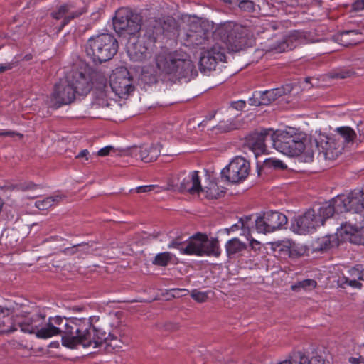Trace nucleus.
<instances>
[{"label":"nucleus","instance_id":"f257e3e1","mask_svg":"<svg viewBox=\"0 0 364 364\" xmlns=\"http://www.w3.org/2000/svg\"><path fill=\"white\" fill-rule=\"evenodd\" d=\"M63 322V318L59 316L47 319L44 314L33 313L26 315L18 322V326L23 332L34 333L39 338L46 339L62 333V344L69 348L78 346L96 348L104 343L113 348L119 346L120 341L117 336L95 328L91 317L66 318L61 328L60 326Z\"/></svg>","mask_w":364,"mask_h":364},{"label":"nucleus","instance_id":"f03ea898","mask_svg":"<svg viewBox=\"0 0 364 364\" xmlns=\"http://www.w3.org/2000/svg\"><path fill=\"white\" fill-rule=\"evenodd\" d=\"M273 146L284 155L295 157L300 156L301 160L309 163L314 160L312 141L301 132H296L294 129L279 132H274Z\"/></svg>","mask_w":364,"mask_h":364},{"label":"nucleus","instance_id":"7ed1b4c3","mask_svg":"<svg viewBox=\"0 0 364 364\" xmlns=\"http://www.w3.org/2000/svg\"><path fill=\"white\" fill-rule=\"evenodd\" d=\"M341 213L335 205L333 198L328 203L321 206L317 212L309 209L303 215L294 218L291 222V229L299 235L310 233L317 227L323 225L326 219L338 215Z\"/></svg>","mask_w":364,"mask_h":364},{"label":"nucleus","instance_id":"20e7f679","mask_svg":"<svg viewBox=\"0 0 364 364\" xmlns=\"http://www.w3.org/2000/svg\"><path fill=\"white\" fill-rule=\"evenodd\" d=\"M117 50L118 43L114 36L102 33L91 37L85 50L94 62L102 63L110 60Z\"/></svg>","mask_w":364,"mask_h":364},{"label":"nucleus","instance_id":"39448f33","mask_svg":"<svg viewBox=\"0 0 364 364\" xmlns=\"http://www.w3.org/2000/svg\"><path fill=\"white\" fill-rule=\"evenodd\" d=\"M306 39L303 32L294 31L289 35L278 37L277 36L267 39L261 43V48L256 50V54L262 53L277 54L291 50L295 48L306 43Z\"/></svg>","mask_w":364,"mask_h":364},{"label":"nucleus","instance_id":"423d86ee","mask_svg":"<svg viewBox=\"0 0 364 364\" xmlns=\"http://www.w3.org/2000/svg\"><path fill=\"white\" fill-rule=\"evenodd\" d=\"M183 254L218 257L221 250L217 239L208 240L206 234L197 232L186 241V245L183 247Z\"/></svg>","mask_w":364,"mask_h":364},{"label":"nucleus","instance_id":"0eeeda50","mask_svg":"<svg viewBox=\"0 0 364 364\" xmlns=\"http://www.w3.org/2000/svg\"><path fill=\"white\" fill-rule=\"evenodd\" d=\"M141 16L127 8L118 9L113 18L114 31L120 36H136L141 28Z\"/></svg>","mask_w":364,"mask_h":364},{"label":"nucleus","instance_id":"6e6552de","mask_svg":"<svg viewBox=\"0 0 364 364\" xmlns=\"http://www.w3.org/2000/svg\"><path fill=\"white\" fill-rule=\"evenodd\" d=\"M334 202L340 212H355V218L352 219L360 223L363 221L364 188L353 190L348 193L339 194L334 198Z\"/></svg>","mask_w":364,"mask_h":364},{"label":"nucleus","instance_id":"1a4fd4ad","mask_svg":"<svg viewBox=\"0 0 364 364\" xmlns=\"http://www.w3.org/2000/svg\"><path fill=\"white\" fill-rule=\"evenodd\" d=\"M220 33L235 50H243L251 44L250 32L247 27L233 21L222 24Z\"/></svg>","mask_w":364,"mask_h":364},{"label":"nucleus","instance_id":"9d476101","mask_svg":"<svg viewBox=\"0 0 364 364\" xmlns=\"http://www.w3.org/2000/svg\"><path fill=\"white\" fill-rule=\"evenodd\" d=\"M340 214H343L346 220L341 224L340 234L345 235L344 239L350 243L364 245V215L363 221L360 223L352 219L355 218V212L343 211Z\"/></svg>","mask_w":364,"mask_h":364},{"label":"nucleus","instance_id":"9b49d317","mask_svg":"<svg viewBox=\"0 0 364 364\" xmlns=\"http://www.w3.org/2000/svg\"><path fill=\"white\" fill-rule=\"evenodd\" d=\"M75 94L85 95L92 87V69L84 63L73 69L67 79Z\"/></svg>","mask_w":364,"mask_h":364},{"label":"nucleus","instance_id":"f8f14e48","mask_svg":"<svg viewBox=\"0 0 364 364\" xmlns=\"http://www.w3.org/2000/svg\"><path fill=\"white\" fill-rule=\"evenodd\" d=\"M250 165L248 161L242 156H236L221 171V178L230 183H238L249 175Z\"/></svg>","mask_w":364,"mask_h":364},{"label":"nucleus","instance_id":"ddd939ff","mask_svg":"<svg viewBox=\"0 0 364 364\" xmlns=\"http://www.w3.org/2000/svg\"><path fill=\"white\" fill-rule=\"evenodd\" d=\"M255 228L259 233L272 232L283 228L287 224V216L278 211L269 210L263 216L254 217Z\"/></svg>","mask_w":364,"mask_h":364},{"label":"nucleus","instance_id":"4468645a","mask_svg":"<svg viewBox=\"0 0 364 364\" xmlns=\"http://www.w3.org/2000/svg\"><path fill=\"white\" fill-rule=\"evenodd\" d=\"M182 54L180 52L161 50L155 56L156 75L175 74L181 67Z\"/></svg>","mask_w":364,"mask_h":364},{"label":"nucleus","instance_id":"2eb2a0df","mask_svg":"<svg viewBox=\"0 0 364 364\" xmlns=\"http://www.w3.org/2000/svg\"><path fill=\"white\" fill-rule=\"evenodd\" d=\"M225 50L218 44H215L210 48L202 51L199 60V68L201 73L208 75L215 71L217 66L225 62Z\"/></svg>","mask_w":364,"mask_h":364},{"label":"nucleus","instance_id":"dca6fc26","mask_svg":"<svg viewBox=\"0 0 364 364\" xmlns=\"http://www.w3.org/2000/svg\"><path fill=\"white\" fill-rule=\"evenodd\" d=\"M110 86L113 92L122 98L134 90L132 78L127 68H116L110 75Z\"/></svg>","mask_w":364,"mask_h":364},{"label":"nucleus","instance_id":"f3484780","mask_svg":"<svg viewBox=\"0 0 364 364\" xmlns=\"http://www.w3.org/2000/svg\"><path fill=\"white\" fill-rule=\"evenodd\" d=\"M75 98V93L68 80H60L55 85L52 94L47 97V105L58 108L63 105L70 104Z\"/></svg>","mask_w":364,"mask_h":364},{"label":"nucleus","instance_id":"a211bd4d","mask_svg":"<svg viewBox=\"0 0 364 364\" xmlns=\"http://www.w3.org/2000/svg\"><path fill=\"white\" fill-rule=\"evenodd\" d=\"M313 150L318 151V156L322 157L325 160L332 161L342 153L343 146L339 139L334 137L326 136L325 140L321 141L317 140L312 141Z\"/></svg>","mask_w":364,"mask_h":364},{"label":"nucleus","instance_id":"6ab92c4d","mask_svg":"<svg viewBox=\"0 0 364 364\" xmlns=\"http://www.w3.org/2000/svg\"><path fill=\"white\" fill-rule=\"evenodd\" d=\"M274 140V132L272 129H264L260 132H255L250 134L246 139V144L254 153L257 158L258 156L266 153V141H270L273 144Z\"/></svg>","mask_w":364,"mask_h":364},{"label":"nucleus","instance_id":"aec40b11","mask_svg":"<svg viewBox=\"0 0 364 364\" xmlns=\"http://www.w3.org/2000/svg\"><path fill=\"white\" fill-rule=\"evenodd\" d=\"M208 32L205 31L198 22L193 23L183 38V46L188 48L199 47L200 50L205 49V46L208 43Z\"/></svg>","mask_w":364,"mask_h":364},{"label":"nucleus","instance_id":"412c9836","mask_svg":"<svg viewBox=\"0 0 364 364\" xmlns=\"http://www.w3.org/2000/svg\"><path fill=\"white\" fill-rule=\"evenodd\" d=\"M285 94L284 87H278L265 91H255L248 102L252 106L267 105Z\"/></svg>","mask_w":364,"mask_h":364},{"label":"nucleus","instance_id":"4be33fe9","mask_svg":"<svg viewBox=\"0 0 364 364\" xmlns=\"http://www.w3.org/2000/svg\"><path fill=\"white\" fill-rule=\"evenodd\" d=\"M348 274L349 277H340L338 279V284L342 288L349 286L355 289H361L363 285L359 281H364V265H355L348 270Z\"/></svg>","mask_w":364,"mask_h":364},{"label":"nucleus","instance_id":"5701e85b","mask_svg":"<svg viewBox=\"0 0 364 364\" xmlns=\"http://www.w3.org/2000/svg\"><path fill=\"white\" fill-rule=\"evenodd\" d=\"M86 11L85 8L76 9L72 4L60 5L51 13V16L56 20L63 19V26L68 24L72 19L77 18Z\"/></svg>","mask_w":364,"mask_h":364},{"label":"nucleus","instance_id":"b1692460","mask_svg":"<svg viewBox=\"0 0 364 364\" xmlns=\"http://www.w3.org/2000/svg\"><path fill=\"white\" fill-rule=\"evenodd\" d=\"M131 154L145 163L155 161L160 154V150L156 146H143L134 147L131 150Z\"/></svg>","mask_w":364,"mask_h":364},{"label":"nucleus","instance_id":"393cba45","mask_svg":"<svg viewBox=\"0 0 364 364\" xmlns=\"http://www.w3.org/2000/svg\"><path fill=\"white\" fill-rule=\"evenodd\" d=\"M13 310L0 305V335L9 333L17 330L11 317Z\"/></svg>","mask_w":364,"mask_h":364},{"label":"nucleus","instance_id":"a878e982","mask_svg":"<svg viewBox=\"0 0 364 364\" xmlns=\"http://www.w3.org/2000/svg\"><path fill=\"white\" fill-rule=\"evenodd\" d=\"M277 364H328L321 356H314L309 359L301 352L294 353L288 359Z\"/></svg>","mask_w":364,"mask_h":364},{"label":"nucleus","instance_id":"bb28decb","mask_svg":"<svg viewBox=\"0 0 364 364\" xmlns=\"http://www.w3.org/2000/svg\"><path fill=\"white\" fill-rule=\"evenodd\" d=\"M202 191L198 171H194L191 172L190 178L186 182L183 181V198L187 194L198 195Z\"/></svg>","mask_w":364,"mask_h":364},{"label":"nucleus","instance_id":"cd10ccee","mask_svg":"<svg viewBox=\"0 0 364 364\" xmlns=\"http://www.w3.org/2000/svg\"><path fill=\"white\" fill-rule=\"evenodd\" d=\"M336 41L343 46L355 45L362 41V33L358 30H346L336 36Z\"/></svg>","mask_w":364,"mask_h":364},{"label":"nucleus","instance_id":"c85d7f7f","mask_svg":"<svg viewBox=\"0 0 364 364\" xmlns=\"http://www.w3.org/2000/svg\"><path fill=\"white\" fill-rule=\"evenodd\" d=\"M127 53L132 60L141 61L147 57L148 49L141 43L136 42L127 46Z\"/></svg>","mask_w":364,"mask_h":364},{"label":"nucleus","instance_id":"c756f323","mask_svg":"<svg viewBox=\"0 0 364 364\" xmlns=\"http://www.w3.org/2000/svg\"><path fill=\"white\" fill-rule=\"evenodd\" d=\"M295 243L289 240L275 242L273 244V249L280 256L294 257L296 256L294 250Z\"/></svg>","mask_w":364,"mask_h":364},{"label":"nucleus","instance_id":"7c9ffc66","mask_svg":"<svg viewBox=\"0 0 364 364\" xmlns=\"http://www.w3.org/2000/svg\"><path fill=\"white\" fill-rule=\"evenodd\" d=\"M252 228H255V221L254 215H251L241 218L236 224L230 227V230L231 232H235L241 229L243 235H249Z\"/></svg>","mask_w":364,"mask_h":364},{"label":"nucleus","instance_id":"2f4dec72","mask_svg":"<svg viewBox=\"0 0 364 364\" xmlns=\"http://www.w3.org/2000/svg\"><path fill=\"white\" fill-rule=\"evenodd\" d=\"M182 188V182L181 181V173H176L171 174L167 179V184L166 186H161L160 190H156V193H161L163 191H172L181 192Z\"/></svg>","mask_w":364,"mask_h":364},{"label":"nucleus","instance_id":"473e14b6","mask_svg":"<svg viewBox=\"0 0 364 364\" xmlns=\"http://www.w3.org/2000/svg\"><path fill=\"white\" fill-rule=\"evenodd\" d=\"M247 245L241 242L238 238L229 240L225 244V250L228 257L231 258L236 254L241 253L246 250Z\"/></svg>","mask_w":364,"mask_h":364},{"label":"nucleus","instance_id":"72a5a7b5","mask_svg":"<svg viewBox=\"0 0 364 364\" xmlns=\"http://www.w3.org/2000/svg\"><path fill=\"white\" fill-rule=\"evenodd\" d=\"M110 105L109 99L105 90H98L95 92V98L92 102L91 107L93 109H100L107 108Z\"/></svg>","mask_w":364,"mask_h":364},{"label":"nucleus","instance_id":"f704fd0d","mask_svg":"<svg viewBox=\"0 0 364 364\" xmlns=\"http://www.w3.org/2000/svg\"><path fill=\"white\" fill-rule=\"evenodd\" d=\"M318 249L321 251L328 250L339 245L338 239L336 235H326L318 240Z\"/></svg>","mask_w":364,"mask_h":364},{"label":"nucleus","instance_id":"c9c22d12","mask_svg":"<svg viewBox=\"0 0 364 364\" xmlns=\"http://www.w3.org/2000/svg\"><path fill=\"white\" fill-rule=\"evenodd\" d=\"M62 198L63 197L59 195L46 197L42 200L36 201L35 206L41 210H48L50 207L58 203Z\"/></svg>","mask_w":364,"mask_h":364},{"label":"nucleus","instance_id":"e433bc0d","mask_svg":"<svg viewBox=\"0 0 364 364\" xmlns=\"http://www.w3.org/2000/svg\"><path fill=\"white\" fill-rule=\"evenodd\" d=\"M183 81L189 82L198 75V71L191 59L183 58Z\"/></svg>","mask_w":364,"mask_h":364},{"label":"nucleus","instance_id":"4c0bfd02","mask_svg":"<svg viewBox=\"0 0 364 364\" xmlns=\"http://www.w3.org/2000/svg\"><path fill=\"white\" fill-rule=\"evenodd\" d=\"M107 77L102 72L92 70V82L95 85L97 90H105L107 87Z\"/></svg>","mask_w":364,"mask_h":364},{"label":"nucleus","instance_id":"58836bf2","mask_svg":"<svg viewBox=\"0 0 364 364\" xmlns=\"http://www.w3.org/2000/svg\"><path fill=\"white\" fill-rule=\"evenodd\" d=\"M90 250V246L87 243H80L70 247H66L63 250V253L66 255H73L74 254H82L88 252Z\"/></svg>","mask_w":364,"mask_h":364},{"label":"nucleus","instance_id":"ea45409f","mask_svg":"<svg viewBox=\"0 0 364 364\" xmlns=\"http://www.w3.org/2000/svg\"><path fill=\"white\" fill-rule=\"evenodd\" d=\"M317 282L314 279H306L291 285V289L294 291H299L301 289L309 291L314 289Z\"/></svg>","mask_w":364,"mask_h":364},{"label":"nucleus","instance_id":"a19ab883","mask_svg":"<svg viewBox=\"0 0 364 364\" xmlns=\"http://www.w3.org/2000/svg\"><path fill=\"white\" fill-rule=\"evenodd\" d=\"M336 132L347 143L353 141L356 136L355 131L349 127H338Z\"/></svg>","mask_w":364,"mask_h":364},{"label":"nucleus","instance_id":"79ce46f5","mask_svg":"<svg viewBox=\"0 0 364 364\" xmlns=\"http://www.w3.org/2000/svg\"><path fill=\"white\" fill-rule=\"evenodd\" d=\"M235 4L237 5L242 11L247 13L254 12L259 7V5L252 0H237Z\"/></svg>","mask_w":364,"mask_h":364},{"label":"nucleus","instance_id":"37998d69","mask_svg":"<svg viewBox=\"0 0 364 364\" xmlns=\"http://www.w3.org/2000/svg\"><path fill=\"white\" fill-rule=\"evenodd\" d=\"M354 72L348 68H339L330 73V77L336 79H345L350 77L353 75Z\"/></svg>","mask_w":364,"mask_h":364},{"label":"nucleus","instance_id":"c03bdc74","mask_svg":"<svg viewBox=\"0 0 364 364\" xmlns=\"http://www.w3.org/2000/svg\"><path fill=\"white\" fill-rule=\"evenodd\" d=\"M171 259V255L169 252H161L156 255L153 264L159 266H166Z\"/></svg>","mask_w":364,"mask_h":364},{"label":"nucleus","instance_id":"a18cd8bd","mask_svg":"<svg viewBox=\"0 0 364 364\" xmlns=\"http://www.w3.org/2000/svg\"><path fill=\"white\" fill-rule=\"evenodd\" d=\"M210 291H200L194 289L191 293V296L197 302L203 303L208 299V294Z\"/></svg>","mask_w":364,"mask_h":364},{"label":"nucleus","instance_id":"49530a36","mask_svg":"<svg viewBox=\"0 0 364 364\" xmlns=\"http://www.w3.org/2000/svg\"><path fill=\"white\" fill-rule=\"evenodd\" d=\"M160 188H161V186L153 184V185L139 186L136 188V192L139 193L151 192V191H154L156 193V191L160 190Z\"/></svg>","mask_w":364,"mask_h":364},{"label":"nucleus","instance_id":"de8ad7c7","mask_svg":"<svg viewBox=\"0 0 364 364\" xmlns=\"http://www.w3.org/2000/svg\"><path fill=\"white\" fill-rule=\"evenodd\" d=\"M215 129L218 130L220 132H228L233 129V126L230 123L225 122H220Z\"/></svg>","mask_w":364,"mask_h":364},{"label":"nucleus","instance_id":"09e8293b","mask_svg":"<svg viewBox=\"0 0 364 364\" xmlns=\"http://www.w3.org/2000/svg\"><path fill=\"white\" fill-rule=\"evenodd\" d=\"M112 152H116L115 149L112 146H107L104 148L100 149L97 151V155L100 156H106Z\"/></svg>","mask_w":364,"mask_h":364},{"label":"nucleus","instance_id":"8fccbe9b","mask_svg":"<svg viewBox=\"0 0 364 364\" xmlns=\"http://www.w3.org/2000/svg\"><path fill=\"white\" fill-rule=\"evenodd\" d=\"M230 106L236 110H242L246 106V102L243 100L235 101L231 102Z\"/></svg>","mask_w":364,"mask_h":364},{"label":"nucleus","instance_id":"3c124183","mask_svg":"<svg viewBox=\"0 0 364 364\" xmlns=\"http://www.w3.org/2000/svg\"><path fill=\"white\" fill-rule=\"evenodd\" d=\"M352 9L360 11L364 9V0H357L352 4Z\"/></svg>","mask_w":364,"mask_h":364},{"label":"nucleus","instance_id":"603ef678","mask_svg":"<svg viewBox=\"0 0 364 364\" xmlns=\"http://www.w3.org/2000/svg\"><path fill=\"white\" fill-rule=\"evenodd\" d=\"M9 136V137H14L16 136H18L19 138H22L23 135L20 133L15 132L14 131H0V136Z\"/></svg>","mask_w":364,"mask_h":364},{"label":"nucleus","instance_id":"864d4df0","mask_svg":"<svg viewBox=\"0 0 364 364\" xmlns=\"http://www.w3.org/2000/svg\"><path fill=\"white\" fill-rule=\"evenodd\" d=\"M269 162L271 163V165L274 168L281 169H285L287 168V166L284 165V163L280 160L272 159L269 160Z\"/></svg>","mask_w":364,"mask_h":364},{"label":"nucleus","instance_id":"5fc2aeb1","mask_svg":"<svg viewBox=\"0 0 364 364\" xmlns=\"http://www.w3.org/2000/svg\"><path fill=\"white\" fill-rule=\"evenodd\" d=\"M90 153L87 149H83L76 156L77 159L85 158L86 161L89 159Z\"/></svg>","mask_w":364,"mask_h":364},{"label":"nucleus","instance_id":"6e6d98bb","mask_svg":"<svg viewBox=\"0 0 364 364\" xmlns=\"http://www.w3.org/2000/svg\"><path fill=\"white\" fill-rule=\"evenodd\" d=\"M215 113H216L215 111H212L211 112H210L208 114V116H206L205 119L201 122L200 124H203L205 126L208 121H210L215 117Z\"/></svg>","mask_w":364,"mask_h":364},{"label":"nucleus","instance_id":"4d7b16f0","mask_svg":"<svg viewBox=\"0 0 364 364\" xmlns=\"http://www.w3.org/2000/svg\"><path fill=\"white\" fill-rule=\"evenodd\" d=\"M13 64L10 63H5L4 65H0V73H4L6 70H9L12 69Z\"/></svg>","mask_w":364,"mask_h":364},{"label":"nucleus","instance_id":"13d9d810","mask_svg":"<svg viewBox=\"0 0 364 364\" xmlns=\"http://www.w3.org/2000/svg\"><path fill=\"white\" fill-rule=\"evenodd\" d=\"M250 245L255 250L260 249V243L255 240H252L250 242Z\"/></svg>","mask_w":364,"mask_h":364},{"label":"nucleus","instance_id":"bf43d9fd","mask_svg":"<svg viewBox=\"0 0 364 364\" xmlns=\"http://www.w3.org/2000/svg\"><path fill=\"white\" fill-rule=\"evenodd\" d=\"M181 291L180 289H173L170 291L168 294L171 295L173 297H180Z\"/></svg>","mask_w":364,"mask_h":364},{"label":"nucleus","instance_id":"052dcab7","mask_svg":"<svg viewBox=\"0 0 364 364\" xmlns=\"http://www.w3.org/2000/svg\"><path fill=\"white\" fill-rule=\"evenodd\" d=\"M220 1L223 2L224 4L232 5V4H235L237 0H220Z\"/></svg>","mask_w":364,"mask_h":364},{"label":"nucleus","instance_id":"680f3d73","mask_svg":"<svg viewBox=\"0 0 364 364\" xmlns=\"http://www.w3.org/2000/svg\"><path fill=\"white\" fill-rule=\"evenodd\" d=\"M349 362L352 364H359L360 363L359 358H353V357L350 358Z\"/></svg>","mask_w":364,"mask_h":364},{"label":"nucleus","instance_id":"e2e57ef3","mask_svg":"<svg viewBox=\"0 0 364 364\" xmlns=\"http://www.w3.org/2000/svg\"><path fill=\"white\" fill-rule=\"evenodd\" d=\"M36 187V185L32 183H29L26 187L25 188V189H33Z\"/></svg>","mask_w":364,"mask_h":364},{"label":"nucleus","instance_id":"0e129e2a","mask_svg":"<svg viewBox=\"0 0 364 364\" xmlns=\"http://www.w3.org/2000/svg\"><path fill=\"white\" fill-rule=\"evenodd\" d=\"M183 22L185 21V15L183 14Z\"/></svg>","mask_w":364,"mask_h":364}]
</instances>
